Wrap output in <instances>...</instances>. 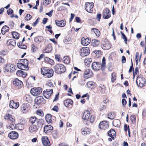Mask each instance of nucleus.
Instances as JSON below:
<instances>
[{
  "instance_id": "f257e3e1",
  "label": "nucleus",
  "mask_w": 146,
  "mask_h": 146,
  "mask_svg": "<svg viewBox=\"0 0 146 146\" xmlns=\"http://www.w3.org/2000/svg\"><path fill=\"white\" fill-rule=\"evenodd\" d=\"M41 74L45 78L51 77L53 74V71L52 69H49L47 67H43L41 68Z\"/></svg>"
},
{
  "instance_id": "f03ea898",
  "label": "nucleus",
  "mask_w": 146,
  "mask_h": 146,
  "mask_svg": "<svg viewBox=\"0 0 146 146\" xmlns=\"http://www.w3.org/2000/svg\"><path fill=\"white\" fill-rule=\"evenodd\" d=\"M54 68L55 72L58 74L64 73L66 70L64 66L60 64H56Z\"/></svg>"
},
{
  "instance_id": "7ed1b4c3",
  "label": "nucleus",
  "mask_w": 146,
  "mask_h": 146,
  "mask_svg": "<svg viewBox=\"0 0 146 146\" xmlns=\"http://www.w3.org/2000/svg\"><path fill=\"white\" fill-rule=\"evenodd\" d=\"M31 108L30 105L28 103H23L21 106V112L23 114L28 113Z\"/></svg>"
},
{
  "instance_id": "20e7f679",
  "label": "nucleus",
  "mask_w": 146,
  "mask_h": 146,
  "mask_svg": "<svg viewBox=\"0 0 146 146\" xmlns=\"http://www.w3.org/2000/svg\"><path fill=\"white\" fill-rule=\"evenodd\" d=\"M136 82L137 86L141 88L144 86L146 81L145 79L143 77V76L140 75L137 77Z\"/></svg>"
},
{
  "instance_id": "39448f33",
  "label": "nucleus",
  "mask_w": 146,
  "mask_h": 146,
  "mask_svg": "<svg viewBox=\"0 0 146 146\" xmlns=\"http://www.w3.org/2000/svg\"><path fill=\"white\" fill-rule=\"evenodd\" d=\"M90 52V50L88 47H84L82 48L80 50V55L82 57L88 56Z\"/></svg>"
},
{
  "instance_id": "423d86ee",
  "label": "nucleus",
  "mask_w": 146,
  "mask_h": 146,
  "mask_svg": "<svg viewBox=\"0 0 146 146\" xmlns=\"http://www.w3.org/2000/svg\"><path fill=\"white\" fill-rule=\"evenodd\" d=\"M42 91V89L40 87L34 88L31 89V93L33 96H36L39 95Z\"/></svg>"
},
{
  "instance_id": "0eeeda50",
  "label": "nucleus",
  "mask_w": 146,
  "mask_h": 146,
  "mask_svg": "<svg viewBox=\"0 0 146 146\" xmlns=\"http://www.w3.org/2000/svg\"><path fill=\"white\" fill-rule=\"evenodd\" d=\"M94 3H87L85 5L86 11L88 12L92 13L93 11V7Z\"/></svg>"
},
{
  "instance_id": "6e6552de",
  "label": "nucleus",
  "mask_w": 146,
  "mask_h": 146,
  "mask_svg": "<svg viewBox=\"0 0 146 146\" xmlns=\"http://www.w3.org/2000/svg\"><path fill=\"white\" fill-rule=\"evenodd\" d=\"M109 126V123L108 121H103L100 122L99 125V128L101 129H106Z\"/></svg>"
},
{
  "instance_id": "1a4fd4ad",
  "label": "nucleus",
  "mask_w": 146,
  "mask_h": 146,
  "mask_svg": "<svg viewBox=\"0 0 146 146\" xmlns=\"http://www.w3.org/2000/svg\"><path fill=\"white\" fill-rule=\"evenodd\" d=\"M93 73L90 69H86L84 73V77L86 79L89 78L93 76Z\"/></svg>"
},
{
  "instance_id": "9d476101",
  "label": "nucleus",
  "mask_w": 146,
  "mask_h": 146,
  "mask_svg": "<svg viewBox=\"0 0 146 146\" xmlns=\"http://www.w3.org/2000/svg\"><path fill=\"white\" fill-rule=\"evenodd\" d=\"M53 93V90L52 88L46 89V91H44L43 94L44 97L46 99L49 98L51 94Z\"/></svg>"
},
{
  "instance_id": "9b49d317",
  "label": "nucleus",
  "mask_w": 146,
  "mask_h": 146,
  "mask_svg": "<svg viewBox=\"0 0 146 146\" xmlns=\"http://www.w3.org/2000/svg\"><path fill=\"white\" fill-rule=\"evenodd\" d=\"M5 69L7 71L9 72H14L15 70L14 65L10 64H7L5 67Z\"/></svg>"
},
{
  "instance_id": "f8f14e48",
  "label": "nucleus",
  "mask_w": 146,
  "mask_h": 146,
  "mask_svg": "<svg viewBox=\"0 0 146 146\" xmlns=\"http://www.w3.org/2000/svg\"><path fill=\"white\" fill-rule=\"evenodd\" d=\"M111 16L110 11L108 9H105L103 11V16L104 19H107L109 18Z\"/></svg>"
},
{
  "instance_id": "ddd939ff",
  "label": "nucleus",
  "mask_w": 146,
  "mask_h": 146,
  "mask_svg": "<svg viewBox=\"0 0 146 146\" xmlns=\"http://www.w3.org/2000/svg\"><path fill=\"white\" fill-rule=\"evenodd\" d=\"M101 68V64L98 62H94L92 64V68L94 70H98Z\"/></svg>"
},
{
  "instance_id": "4468645a",
  "label": "nucleus",
  "mask_w": 146,
  "mask_h": 146,
  "mask_svg": "<svg viewBox=\"0 0 146 146\" xmlns=\"http://www.w3.org/2000/svg\"><path fill=\"white\" fill-rule=\"evenodd\" d=\"M19 106V103L18 102H15L13 100H11L10 102V107L14 109H17Z\"/></svg>"
},
{
  "instance_id": "2eb2a0df",
  "label": "nucleus",
  "mask_w": 146,
  "mask_h": 146,
  "mask_svg": "<svg viewBox=\"0 0 146 146\" xmlns=\"http://www.w3.org/2000/svg\"><path fill=\"white\" fill-rule=\"evenodd\" d=\"M19 135L18 133L15 131H12L10 132L8 135V137L11 139H15L18 137Z\"/></svg>"
},
{
  "instance_id": "dca6fc26",
  "label": "nucleus",
  "mask_w": 146,
  "mask_h": 146,
  "mask_svg": "<svg viewBox=\"0 0 146 146\" xmlns=\"http://www.w3.org/2000/svg\"><path fill=\"white\" fill-rule=\"evenodd\" d=\"M42 142L44 146H50V143L48 137H43L42 139Z\"/></svg>"
},
{
  "instance_id": "f3484780",
  "label": "nucleus",
  "mask_w": 146,
  "mask_h": 146,
  "mask_svg": "<svg viewBox=\"0 0 146 146\" xmlns=\"http://www.w3.org/2000/svg\"><path fill=\"white\" fill-rule=\"evenodd\" d=\"M55 23L56 25L58 27H64L66 25V21L65 20H63L60 21L55 20Z\"/></svg>"
},
{
  "instance_id": "a211bd4d",
  "label": "nucleus",
  "mask_w": 146,
  "mask_h": 146,
  "mask_svg": "<svg viewBox=\"0 0 146 146\" xmlns=\"http://www.w3.org/2000/svg\"><path fill=\"white\" fill-rule=\"evenodd\" d=\"M91 42V40L89 38H86L85 39L84 37L82 38L81 44L84 46H86L88 45Z\"/></svg>"
},
{
  "instance_id": "6ab92c4d",
  "label": "nucleus",
  "mask_w": 146,
  "mask_h": 146,
  "mask_svg": "<svg viewBox=\"0 0 146 146\" xmlns=\"http://www.w3.org/2000/svg\"><path fill=\"white\" fill-rule=\"evenodd\" d=\"M13 84L15 86L18 88L21 87L23 85V82L22 81L19 80L18 79H15L13 81Z\"/></svg>"
},
{
  "instance_id": "aec40b11",
  "label": "nucleus",
  "mask_w": 146,
  "mask_h": 146,
  "mask_svg": "<svg viewBox=\"0 0 146 146\" xmlns=\"http://www.w3.org/2000/svg\"><path fill=\"white\" fill-rule=\"evenodd\" d=\"M90 113L89 111H86L84 112L82 118L84 120L88 121L90 119Z\"/></svg>"
},
{
  "instance_id": "412c9836",
  "label": "nucleus",
  "mask_w": 146,
  "mask_h": 146,
  "mask_svg": "<svg viewBox=\"0 0 146 146\" xmlns=\"http://www.w3.org/2000/svg\"><path fill=\"white\" fill-rule=\"evenodd\" d=\"M44 122V121L42 119H37L36 121V125L38 127V128L41 129L42 127Z\"/></svg>"
},
{
  "instance_id": "4be33fe9",
  "label": "nucleus",
  "mask_w": 146,
  "mask_h": 146,
  "mask_svg": "<svg viewBox=\"0 0 146 146\" xmlns=\"http://www.w3.org/2000/svg\"><path fill=\"white\" fill-rule=\"evenodd\" d=\"M53 129V127L50 125H47L44 127V131L46 133L50 132Z\"/></svg>"
},
{
  "instance_id": "5701e85b",
  "label": "nucleus",
  "mask_w": 146,
  "mask_h": 146,
  "mask_svg": "<svg viewBox=\"0 0 146 146\" xmlns=\"http://www.w3.org/2000/svg\"><path fill=\"white\" fill-rule=\"evenodd\" d=\"M81 133L83 135H88L90 133V130L87 127L82 128L81 129Z\"/></svg>"
},
{
  "instance_id": "b1692460",
  "label": "nucleus",
  "mask_w": 146,
  "mask_h": 146,
  "mask_svg": "<svg viewBox=\"0 0 146 146\" xmlns=\"http://www.w3.org/2000/svg\"><path fill=\"white\" fill-rule=\"evenodd\" d=\"M73 102L72 100L70 99H67L64 101V104L65 106L67 107H69L73 104Z\"/></svg>"
},
{
  "instance_id": "393cba45",
  "label": "nucleus",
  "mask_w": 146,
  "mask_h": 146,
  "mask_svg": "<svg viewBox=\"0 0 146 146\" xmlns=\"http://www.w3.org/2000/svg\"><path fill=\"white\" fill-rule=\"evenodd\" d=\"M101 47L105 50H107L110 49L111 47V44L109 42L101 45Z\"/></svg>"
},
{
  "instance_id": "a878e982",
  "label": "nucleus",
  "mask_w": 146,
  "mask_h": 146,
  "mask_svg": "<svg viewBox=\"0 0 146 146\" xmlns=\"http://www.w3.org/2000/svg\"><path fill=\"white\" fill-rule=\"evenodd\" d=\"M108 135L111 137L113 139L116 136V132L113 129H111L108 132Z\"/></svg>"
},
{
  "instance_id": "bb28decb",
  "label": "nucleus",
  "mask_w": 146,
  "mask_h": 146,
  "mask_svg": "<svg viewBox=\"0 0 146 146\" xmlns=\"http://www.w3.org/2000/svg\"><path fill=\"white\" fill-rule=\"evenodd\" d=\"M35 101L38 104H40L41 103H44L45 102L43 98L41 96L37 97L35 100Z\"/></svg>"
},
{
  "instance_id": "cd10ccee",
  "label": "nucleus",
  "mask_w": 146,
  "mask_h": 146,
  "mask_svg": "<svg viewBox=\"0 0 146 146\" xmlns=\"http://www.w3.org/2000/svg\"><path fill=\"white\" fill-rule=\"evenodd\" d=\"M43 40V37L42 36L36 37L34 39V41L38 44L42 42Z\"/></svg>"
},
{
  "instance_id": "c85d7f7f",
  "label": "nucleus",
  "mask_w": 146,
  "mask_h": 146,
  "mask_svg": "<svg viewBox=\"0 0 146 146\" xmlns=\"http://www.w3.org/2000/svg\"><path fill=\"white\" fill-rule=\"evenodd\" d=\"M17 66L19 69L23 70H27L28 69V66H25L23 64H20L19 63L17 64Z\"/></svg>"
},
{
  "instance_id": "c756f323",
  "label": "nucleus",
  "mask_w": 146,
  "mask_h": 146,
  "mask_svg": "<svg viewBox=\"0 0 146 146\" xmlns=\"http://www.w3.org/2000/svg\"><path fill=\"white\" fill-rule=\"evenodd\" d=\"M38 129V127L36 125H34L32 126H31L29 129V131L31 133L34 132L36 131Z\"/></svg>"
},
{
  "instance_id": "7c9ffc66",
  "label": "nucleus",
  "mask_w": 146,
  "mask_h": 146,
  "mask_svg": "<svg viewBox=\"0 0 146 146\" xmlns=\"http://www.w3.org/2000/svg\"><path fill=\"white\" fill-rule=\"evenodd\" d=\"M9 28L8 26L6 25L4 26L2 28L1 30V33L3 35H4L6 32H7L9 30Z\"/></svg>"
},
{
  "instance_id": "2f4dec72",
  "label": "nucleus",
  "mask_w": 146,
  "mask_h": 146,
  "mask_svg": "<svg viewBox=\"0 0 146 146\" xmlns=\"http://www.w3.org/2000/svg\"><path fill=\"white\" fill-rule=\"evenodd\" d=\"M100 44V42L98 40L94 39L92 41L91 45L94 47H96L99 45Z\"/></svg>"
},
{
  "instance_id": "473e14b6",
  "label": "nucleus",
  "mask_w": 146,
  "mask_h": 146,
  "mask_svg": "<svg viewBox=\"0 0 146 146\" xmlns=\"http://www.w3.org/2000/svg\"><path fill=\"white\" fill-rule=\"evenodd\" d=\"M113 125L115 127H119L120 125V121L118 119H115L113 121Z\"/></svg>"
},
{
  "instance_id": "72a5a7b5",
  "label": "nucleus",
  "mask_w": 146,
  "mask_h": 146,
  "mask_svg": "<svg viewBox=\"0 0 146 146\" xmlns=\"http://www.w3.org/2000/svg\"><path fill=\"white\" fill-rule=\"evenodd\" d=\"M28 60L26 59H21L20 60V62H19L20 64H22L23 65L25 66H28Z\"/></svg>"
},
{
  "instance_id": "f704fd0d",
  "label": "nucleus",
  "mask_w": 146,
  "mask_h": 146,
  "mask_svg": "<svg viewBox=\"0 0 146 146\" xmlns=\"http://www.w3.org/2000/svg\"><path fill=\"white\" fill-rule=\"evenodd\" d=\"M36 118L35 117L33 116L30 117L29 119V122L32 124H33L36 121Z\"/></svg>"
},
{
  "instance_id": "c9c22d12",
  "label": "nucleus",
  "mask_w": 146,
  "mask_h": 146,
  "mask_svg": "<svg viewBox=\"0 0 146 146\" xmlns=\"http://www.w3.org/2000/svg\"><path fill=\"white\" fill-rule=\"evenodd\" d=\"M92 30L93 31L97 36L98 37L100 36V33L98 29L95 28H93Z\"/></svg>"
},
{
  "instance_id": "e433bc0d",
  "label": "nucleus",
  "mask_w": 146,
  "mask_h": 146,
  "mask_svg": "<svg viewBox=\"0 0 146 146\" xmlns=\"http://www.w3.org/2000/svg\"><path fill=\"white\" fill-rule=\"evenodd\" d=\"M63 61L64 63L68 64L70 62L69 58L68 56H65L63 58Z\"/></svg>"
},
{
  "instance_id": "4c0bfd02",
  "label": "nucleus",
  "mask_w": 146,
  "mask_h": 146,
  "mask_svg": "<svg viewBox=\"0 0 146 146\" xmlns=\"http://www.w3.org/2000/svg\"><path fill=\"white\" fill-rule=\"evenodd\" d=\"M92 61V59L89 58H86L84 60V62L86 66H88Z\"/></svg>"
},
{
  "instance_id": "58836bf2",
  "label": "nucleus",
  "mask_w": 146,
  "mask_h": 146,
  "mask_svg": "<svg viewBox=\"0 0 146 146\" xmlns=\"http://www.w3.org/2000/svg\"><path fill=\"white\" fill-rule=\"evenodd\" d=\"M12 35L13 38L16 39H18L19 38V35L17 32H13L12 33Z\"/></svg>"
},
{
  "instance_id": "ea45409f",
  "label": "nucleus",
  "mask_w": 146,
  "mask_h": 146,
  "mask_svg": "<svg viewBox=\"0 0 146 146\" xmlns=\"http://www.w3.org/2000/svg\"><path fill=\"white\" fill-rule=\"evenodd\" d=\"M52 50L51 48H50V46H47L45 48L43 52L45 53H49Z\"/></svg>"
},
{
  "instance_id": "a19ab883",
  "label": "nucleus",
  "mask_w": 146,
  "mask_h": 146,
  "mask_svg": "<svg viewBox=\"0 0 146 146\" xmlns=\"http://www.w3.org/2000/svg\"><path fill=\"white\" fill-rule=\"evenodd\" d=\"M38 50V48L37 46L34 44H33L31 45V50L32 52H34Z\"/></svg>"
},
{
  "instance_id": "79ce46f5",
  "label": "nucleus",
  "mask_w": 146,
  "mask_h": 146,
  "mask_svg": "<svg viewBox=\"0 0 146 146\" xmlns=\"http://www.w3.org/2000/svg\"><path fill=\"white\" fill-rule=\"evenodd\" d=\"M8 53V51L7 50H2L0 51V55L4 56L6 55Z\"/></svg>"
},
{
  "instance_id": "37998d69",
  "label": "nucleus",
  "mask_w": 146,
  "mask_h": 146,
  "mask_svg": "<svg viewBox=\"0 0 146 146\" xmlns=\"http://www.w3.org/2000/svg\"><path fill=\"white\" fill-rule=\"evenodd\" d=\"M44 60L45 61L48 62L50 64H53V60L48 57H45L44 58Z\"/></svg>"
},
{
  "instance_id": "c03bdc74",
  "label": "nucleus",
  "mask_w": 146,
  "mask_h": 146,
  "mask_svg": "<svg viewBox=\"0 0 146 146\" xmlns=\"http://www.w3.org/2000/svg\"><path fill=\"white\" fill-rule=\"evenodd\" d=\"M51 115L49 114H47L45 117V119L47 122H50L51 119Z\"/></svg>"
},
{
  "instance_id": "a18cd8bd",
  "label": "nucleus",
  "mask_w": 146,
  "mask_h": 146,
  "mask_svg": "<svg viewBox=\"0 0 146 146\" xmlns=\"http://www.w3.org/2000/svg\"><path fill=\"white\" fill-rule=\"evenodd\" d=\"M116 74L115 73H113L111 74V81L112 83L113 82L116 80Z\"/></svg>"
},
{
  "instance_id": "49530a36",
  "label": "nucleus",
  "mask_w": 146,
  "mask_h": 146,
  "mask_svg": "<svg viewBox=\"0 0 146 146\" xmlns=\"http://www.w3.org/2000/svg\"><path fill=\"white\" fill-rule=\"evenodd\" d=\"M121 33L122 35V36L121 38L124 39V40L125 41V43L126 44H127V37H126V36L124 35V34L122 31L121 32Z\"/></svg>"
},
{
  "instance_id": "de8ad7c7",
  "label": "nucleus",
  "mask_w": 146,
  "mask_h": 146,
  "mask_svg": "<svg viewBox=\"0 0 146 146\" xmlns=\"http://www.w3.org/2000/svg\"><path fill=\"white\" fill-rule=\"evenodd\" d=\"M95 83L92 81H89L86 84L88 88H90L92 86L94 85Z\"/></svg>"
},
{
  "instance_id": "09e8293b",
  "label": "nucleus",
  "mask_w": 146,
  "mask_h": 146,
  "mask_svg": "<svg viewBox=\"0 0 146 146\" xmlns=\"http://www.w3.org/2000/svg\"><path fill=\"white\" fill-rule=\"evenodd\" d=\"M36 114L41 116H42L43 115V113L41 110H37L36 112Z\"/></svg>"
},
{
  "instance_id": "8fccbe9b",
  "label": "nucleus",
  "mask_w": 146,
  "mask_h": 146,
  "mask_svg": "<svg viewBox=\"0 0 146 146\" xmlns=\"http://www.w3.org/2000/svg\"><path fill=\"white\" fill-rule=\"evenodd\" d=\"M106 64L105 62V57H104L102 59V63L101 65V67H104L106 66Z\"/></svg>"
},
{
  "instance_id": "3c124183",
  "label": "nucleus",
  "mask_w": 146,
  "mask_h": 146,
  "mask_svg": "<svg viewBox=\"0 0 146 146\" xmlns=\"http://www.w3.org/2000/svg\"><path fill=\"white\" fill-rule=\"evenodd\" d=\"M32 18L31 15L29 14H27L26 16L25 19V20L27 21L30 20Z\"/></svg>"
},
{
  "instance_id": "603ef678",
  "label": "nucleus",
  "mask_w": 146,
  "mask_h": 146,
  "mask_svg": "<svg viewBox=\"0 0 146 146\" xmlns=\"http://www.w3.org/2000/svg\"><path fill=\"white\" fill-rule=\"evenodd\" d=\"M99 89L101 90V92L102 93H103L104 92L105 89V86L104 85H101V86L99 87Z\"/></svg>"
},
{
  "instance_id": "864d4df0",
  "label": "nucleus",
  "mask_w": 146,
  "mask_h": 146,
  "mask_svg": "<svg viewBox=\"0 0 146 146\" xmlns=\"http://www.w3.org/2000/svg\"><path fill=\"white\" fill-rule=\"evenodd\" d=\"M51 2L50 0H44L43 2V5L45 6L47 5Z\"/></svg>"
},
{
  "instance_id": "5fc2aeb1",
  "label": "nucleus",
  "mask_w": 146,
  "mask_h": 146,
  "mask_svg": "<svg viewBox=\"0 0 146 146\" xmlns=\"http://www.w3.org/2000/svg\"><path fill=\"white\" fill-rule=\"evenodd\" d=\"M48 88H51L53 87L52 83L51 82H48L47 84Z\"/></svg>"
},
{
  "instance_id": "6e6d98bb",
  "label": "nucleus",
  "mask_w": 146,
  "mask_h": 146,
  "mask_svg": "<svg viewBox=\"0 0 146 146\" xmlns=\"http://www.w3.org/2000/svg\"><path fill=\"white\" fill-rule=\"evenodd\" d=\"M9 127L11 129H13L15 128L16 125L14 123H12L10 125Z\"/></svg>"
},
{
  "instance_id": "4d7b16f0",
  "label": "nucleus",
  "mask_w": 146,
  "mask_h": 146,
  "mask_svg": "<svg viewBox=\"0 0 146 146\" xmlns=\"http://www.w3.org/2000/svg\"><path fill=\"white\" fill-rule=\"evenodd\" d=\"M23 72L21 70H18L16 72V74L17 75L21 76L22 75Z\"/></svg>"
},
{
  "instance_id": "13d9d810",
  "label": "nucleus",
  "mask_w": 146,
  "mask_h": 146,
  "mask_svg": "<svg viewBox=\"0 0 146 146\" xmlns=\"http://www.w3.org/2000/svg\"><path fill=\"white\" fill-rule=\"evenodd\" d=\"M40 19V18L38 17V18L36 21L33 23L32 24L33 26V27L35 26L36 24L38 23V20Z\"/></svg>"
},
{
  "instance_id": "bf43d9fd",
  "label": "nucleus",
  "mask_w": 146,
  "mask_h": 146,
  "mask_svg": "<svg viewBox=\"0 0 146 146\" xmlns=\"http://www.w3.org/2000/svg\"><path fill=\"white\" fill-rule=\"evenodd\" d=\"M90 116V119L88 121H90L92 123L94 121V117L93 115Z\"/></svg>"
},
{
  "instance_id": "052dcab7",
  "label": "nucleus",
  "mask_w": 146,
  "mask_h": 146,
  "mask_svg": "<svg viewBox=\"0 0 146 146\" xmlns=\"http://www.w3.org/2000/svg\"><path fill=\"white\" fill-rule=\"evenodd\" d=\"M19 47L21 48L22 49H26L27 48V46L24 44H19Z\"/></svg>"
},
{
  "instance_id": "680f3d73",
  "label": "nucleus",
  "mask_w": 146,
  "mask_h": 146,
  "mask_svg": "<svg viewBox=\"0 0 146 146\" xmlns=\"http://www.w3.org/2000/svg\"><path fill=\"white\" fill-rule=\"evenodd\" d=\"M108 118L110 119H112L114 118L111 113H109L108 115Z\"/></svg>"
},
{
  "instance_id": "e2e57ef3",
  "label": "nucleus",
  "mask_w": 146,
  "mask_h": 146,
  "mask_svg": "<svg viewBox=\"0 0 146 146\" xmlns=\"http://www.w3.org/2000/svg\"><path fill=\"white\" fill-rule=\"evenodd\" d=\"M11 116L9 114H8L4 116V118L5 119H10Z\"/></svg>"
},
{
  "instance_id": "0e129e2a",
  "label": "nucleus",
  "mask_w": 146,
  "mask_h": 146,
  "mask_svg": "<svg viewBox=\"0 0 146 146\" xmlns=\"http://www.w3.org/2000/svg\"><path fill=\"white\" fill-rule=\"evenodd\" d=\"M13 10L11 9H9L7 11V14L8 15H9L10 14H11L13 13Z\"/></svg>"
},
{
  "instance_id": "69168bd1",
  "label": "nucleus",
  "mask_w": 146,
  "mask_h": 146,
  "mask_svg": "<svg viewBox=\"0 0 146 146\" xmlns=\"http://www.w3.org/2000/svg\"><path fill=\"white\" fill-rule=\"evenodd\" d=\"M131 122H133L134 120H135V116L134 115H131Z\"/></svg>"
},
{
  "instance_id": "338daca9",
  "label": "nucleus",
  "mask_w": 146,
  "mask_h": 146,
  "mask_svg": "<svg viewBox=\"0 0 146 146\" xmlns=\"http://www.w3.org/2000/svg\"><path fill=\"white\" fill-rule=\"evenodd\" d=\"M126 62V59L124 56H123L122 57V63H124Z\"/></svg>"
},
{
  "instance_id": "774afa93",
  "label": "nucleus",
  "mask_w": 146,
  "mask_h": 146,
  "mask_svg": "<svg viewBox=\"0 0 146 146\" xmlns=\"http://www.w3.org/2000/svg\"><path fill=\"white\" fill-rule=\"evenodd\" d=\"M4 62V58L1 56H0V64H1Z\"/></svg>"
}]
</instances>
